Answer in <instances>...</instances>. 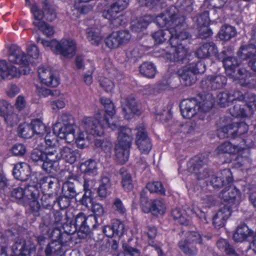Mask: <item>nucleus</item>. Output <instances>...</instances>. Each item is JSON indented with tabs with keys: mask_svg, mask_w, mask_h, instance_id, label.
Segmentation results:
<instances>
[{
	"mask_svg": "<svg viewBox=\"0 0 256 256\" xmlns=\"http://www.w3.org/2000/svg\"><path fill=\"white\" fill-rule=\"evenodd\" d=\"M100 102L104 106L106 114L110 116V120L106 116H102L101 112H96L94 116H85L80 122V126H68L60 128L59 138L64 139L68 143L75 140L77 147L83 149L88 146L90 138L88 134L101 136L104 134V130L108 128L113 130H118V142L115 146L116 156L118 162L123 164L128 161L130 150L133 136L130 128L120 126L114 114L116 110L112 101L106 98L102 97Z\"/></svg>",
	"mask_w": 256,
	"mask_h": 256,
	"instance_id": "nucleus-1",
	"label": "nucleus"
},
{
	"mask_svg": "<svg viewBox=\"0 0 256 256\" xmlns=\"http://www.w3.org/2000/svg\"><path fill=\"white\" fill-rule=\"evenodd\" d=\"M178 6V4L176 6H170L165 13L161 14L156 18L148 14L131 22L132 29L136 32L146 28L154 20L158 26L166 28L156 32L152 36L157 44H160L169 38L170 46L166 49L160 48L157 50L160 54L156 56L164 57L170 62L182 61L186 58L188 52L187 48L180 43L189 37V34L182 28L184 18L183 16H180V13L182 12L184 10L190 12L192 8L191 5H188L186 8L184 6H182L179 9L177 8Z\"/></svg>",
	"mask_w": 256,
	"mask_h": 256,
	"instance_id": "nucleus-2",
	"label": "nucleus"
},
{
	"mask_svg": "<svg viewBox=\"0 0 256 256\" xmlns=\"http://www.w3.org/2000/svg\"><path fill=\"white\" fill-rule=\"evenodd\" d=\"M212 94L204 93L197 98L182 100L180 104L181 114L185 118H190L200 112H206L210 110L214 103Z\"/></svg>",
	"mask_w": 256,
	"mask_h": 256,
	"instance_id": "nucleus-3",
	"label": "nucleus"
},
{
	"mask_svg": "<svg viewBox=\"0 0 256 256\" xmlns=\"http://www.w3.org/2000/svg\"><path fill=\"white\" fill-rule=\"evenodd\" d=\"M253 146V143L248 142L245 140H244L238 145L227 141L218 146L216 150V152L218 154H238L234 162V166L237 168L242 166H248L251 163L249 148H252Z\"/></svg>",
	"mask_w": 256,
	"mask_h": 256,
	"instance_id": "nucleus-4",
	"label": "nucleus"
},
{
	"mask_svg": "<svg viewBox=\"0 0 256 256\" xmlns=\"http://www.w3.org/2000/svg\"><path fill=\"white\" fill-rule=\"evenodd\" d=\"M42 10H41L38 4L32 6L31 12L34 16L33 24L41 30L46 36H51L54 34L52 26L48 25L43 20H46L52 21L56 18L55 10L49 4L48 0H40Z\"/></svg>",
	"mask_w": 256,
	"mask_h": 256,
	"instance_id": "nucleus-5",
	"label": "nucleus"
},
{
	"mask_svg": "<svg viewBox=\"0 0 256 256\" xmlns=\"http://www.w3.org/2000/svg\"><path fill=\"white\" fill-rule=\"evenodd\" d=\"M58 227L52 230L48 237L52 242L48 244L45 250L46 256H62L72 246L71 236L67 234H61L59 228V221L57 222Z\"/></svg>",
	"mask_w": 256,
	"mask_h": 256,
	"instance_id": "nucleus-6",
	"label": "nucleus"
},
{
	"mask_svg": "<svg viewBox=\"0 0 256 256\" xmlns=\"http://www.w3.org/2000/svg\"><path fill=\"white\" fill-rule=\"evenodd\" d=\"M38 42H40L45 48H49L56 54L66 57H72L76 52V42L71 38H66L58 41L56 40H46L36 38Z\"/></svg>",
	"mask_w": 256,
	"mask_h": 256,
	"instance_id": "nucleus-7",
	"label": "nucleus"
},
{
	"mask_svg": "<svg viewBox=\"0 0 256 256\" xmlns=\"http://www.w3.org/2000/svg\"><path fill=\"white\" fill-rule=\"evenodd\" d=\"M235 103L230 110V114L235 118H248L253 114V106L256 108V96L247 93L243 100H234Z\"/></svg>",
	"mask_w": 256,
	"mask_h": 256,
	"instance_id": "nucleus-8",
	"label": "nucleus"
},
{
	"mask_svg": "<svg viewBox=\"0 0 256 256\" xmlns=\"http://www.w3.org/2000/svg\"><path fill=\"white\" fill-rule=\"evenodd\" d=\"M44 139L46 144L47 156L42 161V168L48 173H54L57 171L59 166V163L57 160L58 154L54 143V136L48 134Z\"/></svg>",
	"mask_w": 256,
	"mask_h": 256,
	"instance_id": "nucleus-9",
	"label": "nucleus"
},
{
	"mask_svg": "<svg viewBox=\"0 0 256 256\" xmlns=\"http://www.w3.org/2000/svg\"><path fill=\"white\" fill-rule=\"evenodd\" d=\"M194 216H197L202 222H207L204 212L195 205H193L192 208L186 206L184 208H176L172 212V216L174 220L183 225L188 224L190 218Z\"/></svg>",
	"mask_w": 256,
	"mask_h": 256,
	"instance_id": "nucleus-10",
	"label": "nucleus"
},
{
	"mask_svg": "<svg viewBox=\"0 0 256 256\" xmlns=\"http://www.w3.org/2000/svg\"><path fill=\"white\" fill-rule=\"evenodd\" d=\"M206 70V65L202 62L190 63L180 68L178 74L182 84L190 86L195 83L196 80V75L202 74Z\"/></svg>",
	"mask_w": 256,
	"mask_h": 256,
	"instance_id": "nucleus-11",
	"label": "nucleus"
},
{
	"mask_svg": "<svg viewBox=\"0 0 256 256\" xmlns=\"http://www.w3.org/2000/svg\"><path fill=\"white\" fill-rule=\"evenodd\" d=\"M130 4V0H117L110 8L102 12V16L108 19L114 27H118L124 24V16L118 14L126 10Z\"/></svg>",
	"mask_w": 256,
	"mask_h": 256,
	"instance_id": "nucleus-12",
	"label": "nucleus"
},
{
	"mask_svg": "<svg viewBox=\"0 0 256 256\" xmlns=\"http://www.w3.org/2000/svg\"><path fill=\"white\" fill-rule=\"evenodd\" d=\"M226 124L218 130V136L220 138H234L247 132L248 126L245 122L238 123L235 120L227 118Z\"/></svg>",
	"mask_w": 256,
	"mask_h": 256,
	"instance_id": "nucleus-13",
	"label": "nucleus"
},
{
	"mask_svg": "<svg viewBox=\"0 0 256 256\" xmlns=\"http://www.w3.org/2000/svg\"><path fill=\"white\" fill-rule=\"evenodd\" d=\"M182 235L183 237L178 243L180 248L188 256H195L198 252L195 244L201 243V236L195 232L182 233Z\"/></svg>",
	"mask_w": 256,
	"mask_h": 256,
	"instance_id": "nucleus-14",
	"label": "nucleus"
},
{
	"mask_svg": "<svg viewBox=\"0 0 256 256\" xmlns=\"http://www.w3.org/2000/svg\"><path fill=\"white\" fill-rule=\"evenodd\" d=\"M8 61L12 64L20 66V68H24L23 70H20L22 74H27L30 72L29 61L28 56L17 45H11L8 50Z\"/></svg>",
	"mask_w": 256,
	"mask_h": 256,
	"instance_id": "nucleus-15",
	"label": "nucleus"
},
{
	"mask_svg": "<svg viewBox=\"0 0 256 256\" xmlns=\"http://www.w3.org/2000/svg\"><path fill=\"white\" fill-rule=\"evenodd\" d=\"M30 184L34 190L42 189L44 192H52L57 186V180L50 176H44L39 174H33L30 176Z\"/></svg>",
	"mask_w": 256,
	"mask_h": 256,
	"instance_id": "nucleus-16",
	"label": "nucleus"
},
{
	"mask_svg": "<svg viewBox=\"0 0 256 256\" xmlns=\"http://www.w3.org/2000/svg\"><path fill=\"white\" fill-rule=\"evenodd\" d=\"M220 197L226 202L224 206L232 208H236L242 202L240 192L230 184L227 185L220 194Z\"/></svg>",
	"mask_w": 256,
	"mask_h": 256,
	"instance_id": "nucleus-17",
	"label": "nucleus"
},
{
	"mask_svg": "<svg viewBox=\"0 0 256 256\" xmlns=\"http://www.w3.org/2000/svg\"><path fill=\"white\" fill-rule=\"evenodd\" d=\"M144 192H142L140 194V202L142 212L144 213L150 212L154 216L163 214L166 209L164 203L159 200L150 201L144 196Z\"/></svg>",
	"mask_w": 256,
	"mask_h": 256,
	"instance_id": "nucleus-18",
	"label": "nucleus"
},
{
	"mask_svg": "<svg viewBox=\"0 0 256 256\" xmlns=\"http://www.w3.org/2000/svg\"><path fill=\"white\" fill-rule=\"evenodd\" d=\"M236 84L242 86H248L250 88H256V74H252L244 68L240 67L234 74V76H230Z\"/></svg>",
	"mask_w": 256,
	"mask_h": 256,
	"instance_id": "nucleus-19",
	"label": "nucleus"
},
{
	"mask_svg": "<svg viewBox=\"0 0 256 256\" xmlns=\"http://www.w3.org/2000/svg\"><path fill=\"white\" fill-rule=\"evenodd\" d=\"M138 132L136 135V143L142 154H148L152 148L150 138L148 137L143 124H140L136 128Z\"/></svg>",
	"mask_w": 256,
	"mask_h": 256,
	"instance_id": "nucleus-20",
	"label": "nucleus"
},
{
	"mask_svg": "<svg viewBox=\"0 0 256 256\" xmlns=\"http://www.w3.org/2000/svg\"><path fill=\"white\" fill-rule=\"evenodd\" d=\"M89 220L96 221V218L94 216H86L82 212L78 214L75 218L74 230L72 233L78 230L77 234L80 238L82 239L86 238L90 232L89 226L87 224V221Z\"/></svg>",
	"mask_w": 256,
	"mask_h": 256,
	"instance_id": "nucleus-21",
	"label": "nucleus"
},
{
	"mask_svg": "<svg viewBox=\"0 0 256 256\" xmlns=\"http://www.w3.org/2000/svg\"><path fill=\"white\" fill-rule=\"evenodd\" d=\"M38 74L41 82L48 86L56 87L60 80L50 68L47 66H42L38 68Z\"/></svg>",
	"mask_w": 256,
	"mask_h": 256,
	"instance_id": "nucleus-22",
	"label": "nucleus"
},
{
	"mask_svg": "<svg viewBox=\"0 0 256 256\" xmlns=\"http://www.w3.org/2000/svg\"><path fill=\"white\" fill-rule=\"evenodd\" d=\"M122 114L126 120L132 118L134 114H140L142 112L134 96H128L124 102H122Z\"/></svg>",
	"mask_w": 256,
	"mask_h": 256,
	"instance_id": "nucleus-23",
	"label": "nucleus"
},
{
	"mask_svg": "<svg viewBox=\"0 0 256 256\" xmlns=\"http://www.w3.org/2000/svg\"><path fill=\"white\" fill-rule=\"evenodd\" d=\"M198 36L201 38H206L212 34V30L209 28V14L205 11L196 18Z\"/></svg>",
	"mask_w": 256,
	"mask_h": 256,
	"instance_id": "nucleus-24",
	"label": "nucleus"
},
{
	"mask_svg": "<svg viewBox=\"0 0 256 256\" xmlns=\"http://www.w3.org/2000/svg\"><path fill=\"white\" fill-rule=\"evenodd\" d=\"M232 180V174L230 170L229 169H224L214 176L210 180V183L214 188H218L224 186H226L230 184Z\"/></svg>",
	"mask_w": 256,
	"mask_h": 256,
	"instance_id": "nucleus-25",
	"label": "nucleus"
},
{
	"mask_svg": "<svg viewBox=\"0 0 256 256\" xmlns=\"http://www.w3.org/2000/svg\"><path fill=\"white\" fill-rule=\"evenodd\" d=\"M243 100L244 95L240 91H230L220 92L218 94L216 102L222 107L228 106L231 102L234 100Z\"/></svg>",
	"mask_w": 256,
	"mask_h": 256,
	"instance_id": "nucleus-26",
	"label": "nucleus"
},
{
	"mask_svg": "<svg viewBox=\"0 0 256 256\" xmlns=\"http://www.w3.org/2000/svg\"><path fill=\"white\" fill-rule=\"evenodd\" d=\"M35 244L31 241L16 242L12 247L14 254L16 256H26L35 251Z\"/></svg>",
	"mask_w": 256,
	"mask_h": 256,
	"instance_id": "nucleus-27",
	"label": "nucleus"
},
{
	"mask_svg": "<svg viewBox=\"0 0 256 256\" xmlns=\"http://www.w3.org/2000/svg\"><path fill=\"white\" fill-rule=\"evenodd\" d=\"M86 24L88 26L86 32L87 38L91 44L96 46L98 45L102 39L100 29L96 26L94 20H90Z\"/></svg>",
	"mask_w": 256,
	"mask_h": 256,
	"instance_id": "nucleus-28",
	"label": "nucleus"
},
{
	"mask_svg": "<svg viewBox=\"0 0 256 256\" xmlns=\"http://www.w3.org/2000/svg\"><path fill=\"white\" fill-rule=\"evenodd\" d=\"M226 76L222 74L210 75L206 80H202V84L208 88L216 90L223 88L226 84Z\"/></svg>",
	"mask_w": 256,
	"mask_h": 256,
	"instance_id": "nucleus-29",
	"label": "nucleus"
},
{
	"mask_svg": "<svg viewBox=\"0 0 256 256\" xmlns=\"http://www.w3.org/2000/svg\"><path fill=\"white\" fill-rule=\"evenodd\" d=\"M21 74L22 72L16 66H8L4 60H0V80L18 78Z\"/></svg>",
	"mask_w": 256,
	"mask_h": 256,
	"instance_id": "nucleus-30",
	"label": "nucleus"
},
{
	"mask_svg": "<svg viewBox=\"0 0 256 256\" xmlns=\"http://www.w3.org/2000/svg\"><path fill=\"white\" fill-rule=\"evenodd\" d=\"M218 50L212 42H206L201 44L195 52L196 56L198 58H206L215 56Z\"/></svg>",
	"mask_w": 256,
	"mask_h": 256,
	"instance_id": "nucleus-31",
	"label": "nucleus"
},
{
	"mask_svg": "<svg viewBox=\"0 0 256 256\" xmlns=\"http://www.w3.org/2000/svg\"><path fill=\"white\" fill-rule=\"evenodd\" d=\"M254 235L253 231L246 224L238 225L233 234L232 238L235 242H242L247 241Z\"/></svg>",
	"mask_w": 256,
	"mask_h": 256,
	"instance_id": "nucleus-32",
	"label": "nucleus"
},
{
	"mask_svg": "<svg viewBox=\"0 0 256 256\" xmlns=\"http://www.w3.org/2000/svg\"><path fill=\"white\" fill-rule=\"evenodd\" d=\"M31 170L28 164L26 162H19L15 164L13 168V175L14 178L21 181L28 180L30 176Z\"/></svg>",
	"mask_w": 256,
	"mask_h": 256,
	"instance_id": "nucleus-33",
	"label": "nucleus"
},
{
	"mask_svg": "<svg viewBox=\"0 0 256 256\" xmlns=\"http://www.w3.org/2000/svg\"><path fill=\"white\" fill-rule=\"evenodd\" d=\"M232 212L230 208L224 206L221 208L213 218L214 226L217 228L222 227L226 221L230 216Z\"/></svg>",
	"mask_w": 256,
	"mask_h": 256,
	"instance_id": "nucleus-34",
	"label": "nucleus"
},
{
	"mask_svg": "<svg viewBox=\"0 0 256 256\" xmlns=\"http://www.w3.org/2000/svg\"><path fill=\"white\" fill-rule=\"evenodd\" d=\"M60 153L62 158L70 164H74L80 155L78 150L68 146L62 147Z\"/></svg>",
	"mask_w": 256,
	"mask_h": 256,
	"instance_id": "nucleus-35",
	"label": "nucleus"
},
{
	"mask_svg": "<svg viewBox=\"0 0 256 256\" xmlns=\"http://www.w3.org/2000/svg\"><path fill=\"white\" fill-rule=\"evenodd\" d=\"M30 124L32 128V131H34V134H36L42 136L46 134L45 137L48 134L54 136V143H56V136H55L54 132L52 134L50 132V128H47L41 120L39 119H35L32 121Z\"/></svg>",
	"mask_w": 256,
	"mask_h": 256,
	"instance_id": "nucleus-36",
	"label": "nucleus"
},
{
	"mask_svg": "<svg viewBox=\"0 0 256 256\" xmlns=\"http://www.w3.org/2000/svg\"><path fill=\"white\" fill-rule=\"evenodd\" d=\"M72 116L70 114L64 112L62 113L58 119V122L53 126V132L55 136L59 138V132H60V128L67 127L68 126H74L69 122Z\"/></svg>",
	"mask_w": 256,
	"mask_h": 256,
	"instance_id": "nucleus-37",
	"label": "nucleus"
},
{
	"mask_svg": "<svg viewBox=\"0 0 256 256\" xmlns=\"http://www.w3.org/2000/svg\"><path fill=\"white\" fill-rule=\"evenodd\" d=\"M80 173L94 176L98 174L97 163L96 160L90 159L82 162L78 168Z\"/></svg>",
	"mask_w": 256,
	"mask_h": 256,
	"instance_id": "nucleus-38",
	"label": "nucleus"
},
{
	"mask_svg": "<svg viewBox=\"0 0 256 256\" xmlns=\"http://www.w3.org/2000/svg\"><path fill=\"white\" fill-rule=\"evenodd\" d=\"M223 65L225 68L226 73L228 76H234L236 71L240 68L238 60L232 56L224 58L222 60Z\"/></svg>",
	"mask_w": 256,
	"mask_h": 256,
	"instance_id": "nucleus-39",
	"label": "nucleus"
},
{
	"mask_svg": "<svg viewBox=\"0 0 256 256\" xmlns=\"http://www.w3.org/2000/svg\"><path fill=\"white\" fill-rule=\"evenodd\" d=\"M31 188L33 190V187L32 186L30 183L27 188H16L12 192V196L18 200L19 202L22 204H26L30 199L29 196L30 192H26V191Z\"/></svg>",
	"mask_w": 256,
	"mask_h": 256,
	"instance_id": "nucleus-40",
	"label": "nucleus"
},
{
	"mask_svg": "<svg viewBox=\"0 0 256 256\" xmlns=\"http://www.w3.org/2000/svg\"><path fill=\"white\" fill-rule=\"evenodd\" d=\"M238 55L240 58L243 60L254 59L256 56V46L254 44L242 46L240 48Z\"/></svg>",
	"mask_w": 256,
	"mask_h": 256,
	"instance_id": "nucleus-41",
	"label": "nucleus"
},
{
	"mask_svg": "<svg viewBox=\"0 0 256 256\" xmlns=\"http://www.w3.org/2000/svg\"><path fill=\"white\" fill-rule=\"evenodd\" d=\"M26 192H30L29 198L30 199L26 204H23L24 206H29L32 212L36 215V214L40 209V206L38 201L39 193L38 190L30 189L26 191Z\"/></svg>",
	"mask_w": 256,
	"mask_h": 256,
	"instance_id": "nucleus-42",
	"label": "nucleus"
},
{
	"mask_svg": "<svg viewBox=\"0 0 256 256\" xmlns=\"http://www.w3.org/2000/svg\"><path fill=\"white\" fill-rule=\"evenodd\" d=\"M236 34V32L235 28L228 24L222 26L218 32V37L222 40H229Z\"/></svg>",
	"mask_w": 256,
	"mask_h": 256,
	"instance_id": "nucleus-43",
	"label": "nucleus"
},
{
	"mask_svg": "<svg viewBox=\"0 0 256 256\" xmlns=\"http://www.w3.org/2000/svg\"><path fill=\"white\" fill-rule=\"evenodd\" d=\"M26 51L29 64L35 65L38 62L40 56L38 48L35 44L29 42L26 44Z\"/></svg>",
	"mask_w": 256,
	"mask_h": 256,
	"instance_id": "nucleus-44",
	"label": "nucleus"
},
{
	"mask_svg": "<svg viewBox=\"0 0 256 256\" xmlns=\"http://www.w3.org/2000/svg\"><path fill=\"white\" fill-rule=\"evenodd\" d=\"M94 145L98 150H101L104 154L106 157L110 158L111 156L112 144L110 141L96 139L95 140Z\"/></svg>",
	"mask_w": 256,
	"mask_h": 256,
	"instance_id": "nucleus-45",
	"label": "nucleus"
},
{
	"mask_svg": "<svg viewBox=\"0 0 256 256\" xmlns=\"http://www.w3.org/2000/svg\"><path fill=\"white\" fill-rule=\"evenodd\" d=\"M110 187L111 184L110 178L108 176H102L100 184L97 190L98 196L102 198H106L110 193Z\"/></svg>",
	"mask_w": 256,
	"mask_h": 256,
	"instance_id": "nucleus-46",
	"label": "nucleus"
},
{
	"mask_svg": "<svg viewBox=\"0 0 256 256\" xmlns=\"http://www.w3.org/2000/svg\"><path fill=\"white\" fill-rule=\"evenodd\" d=\"M140 72L144 76L152 78L156 74V68L152 62H144L140 66Z\"/></svg>",
	"mask_w": 256,
	"mask_h": 256,
	"instance_id": "nucleus-47",
	"label": "nucleus"
},
{
	"mask_svg": "<svg viewBox=\"0 0 256 256\" xmlns=\"http://www.w3.org/2000/svg\"><path fill=\"white\" fill-rule=\"evenodd\" d=\"M62 192L64 196L74 198L78 194L74 183L69 180L63 183Z\"/></svg>",
	"mask_w": 256,
	"mask_h": 256,
	"instance_id": "nucleus-48",
	"label": "nucleus"
},
{
	"mask_svg": "<svg viewBox=\"0 0 256 256\" xmlns=\"http://www.w3.org/2000/svg\"><path fill=\"white\" fill-rule=\"evenodd\" d=\"M120 172L122 176V187L126 191L131 190L134 187L131 175L124 168L120 169Z\"/></svg>",
	"mask_w": 256,
	"mask_h": 256,
	"instance_id": "nucleus-49",
	"label": "nucleus"
},
{
	"mask_svg": "<svg viewBox=\"0 0 256 256\" xmlns=\"http://www.w3.org/2000/svg\"><path fill=\"white\" fill-rule=\"evenodd\" d=\"M198 160V158H195L194 159L191 160L188 164V170L190 172H194L197 175L198 178L199 179H202L206 177L207 174H205L204 176H201L200 172H198V171L200 168H202V162H198V164H196Z\"/></svg>",
	"mask_w": 256,
	"mask_h": 256,
	"instance_id": "nucleus-50",
	"label": "nucleus"
},
{
	"mask_svg": "<svg viewBox=\"0 0 256 256\" xmlns=\"http://www.w3.org/2000/svg\"><path fill=\"white\" fill-rule=\"evenodd\" d=\"M216 246L220 250L224 252L228 255L237 256L233 246L225 239H219L217 241Z\"/></svg>",
	"mask_w": 256,
	"mask_h": 256,
	"instance_id": "nucleus-51",
	"label": "nucleus"
},
{
	"mask_svg": "<svg viewBox=\"0 0 256 256\" xmlns=\"http://www.w3.org/2000/svg\"><path fill=\"white\" fill-rule=\"evenodd\" d=\"M20 136L24 138H29L34 136V131L31 124L23 123L20 124L18 128Z\"/></svg>",
	"mask_w": 256,
	"mask_h": 256,
	"instance_id": "nucleus-52",
	"label": "nucleus"
},
{
	"mask_svg": "<svg viewBox=\"0 0 256 256\" xmlns=\"http://www.w3.org/2000/svg\"><path fill=\"white\" fill-rule=\"evenodd\" d=\"M126 57L128 60L136 62L142 56V52L138 48H130L126 52Z\"/></svg>",
	"mask_w": 256,
	"mask_h": 256,
	"instance_id": "nucleus-53",
	"label": "nucleus"
},
{
	"mask_svg": "<svg viewBox=\"0 0 256 256\" xmlns=\"http://www.w3.org/2000/svg\"><path fill=\"white\" fill-rule=\"evenodd\" d=\"M105 43L110 48H116L120 46L116 32H114L110 34L105 40Z\"/></svg>",
	"mask_w": 256,
	"mask_h": 256,
	"instance_id": "nucleus-54",
	"label": "nucleus"
},
{
	"mask_svg": "<svg viewBox=\"0 0 256 256\" xmlns=\"http://www.w3.org/2000/svg\"><path fill=\"white\" fill-rule=\"evenodd\" d=\"M146 189H148L150 192H156L161 194H164L165 190L162 183L160 182H148L146 184Z\"/></svg>",
	"mask_w": 256,
	"mask_h": 256,
	"instance_id": "nucleus-55",
	"label": "nucleus"
},
{
	"mask_svg": "<svg viewBox=\"0 0 256 256\" xmlns=\"http://www.w3.org/2000/svg\"><path fill=\"white\" fill-rule=\"evenodd\" d=\"M6 124L8 126H12L16 124L19 120L18 116L16 114L11 112H7L2 115Z\"/></svg>",
	"mask_w": 256,
	"mask_h": 256,
	"instance_id": "nucleus-56",
	"label": "nucleus"
},
{
	"mask_svg": "<svg viewBox=\"0 0 256 256\" xmlns=\"http://www.w3.org/2000/svg\"><path fill=\"white\" fill-rule=\"evenodd\" d=\"M100 86L106 92H112L114 88V84L112 80L106 77H103L100 80Z\"/></svg>",
	"mask_w": 256,
	"mask_h": 256,
	"instance_id": "nucleus-57",
	"label": "nucleus"
},
{
	"mask_svg": "<svg viewBox=\"0 0 256 256\" xmlns=\"http://www.w3.org/2000/svg\"><path fill=\"white\" fill-rule=\"evenodd\" d=\"M47 154H46V148L44 151L43 152L38 148L34 149L31 153V158L34 162H42L46 158Z\"/></svg>",
	"mask_w": 256,
	"mask_h": 256,
	"instance_id": "nucleus-58",
	"label": "nucleus"
},
{
	"mask_svg": "<svg viewBox=\"0 0 256 256\" xmlns=\"http://www.w3.org/2000/svg\"><path fill=\"white\" fill-rule=\"evenodd\" d=\"M115 32H116L118 35L120 45L126 44L131 38V34L127 30H122Z\"/></svg>",
	"mask_w": 256,
	"mask_h": 256,
	"instance_id": "nucleus-59",
	"label": "nucleus"
},
{
	"mask_svg": "<svg viewBox=\"0 0 256 256\" xmlns=\"http://www.w3.org/2000/svg\"><path fill=\"white\" fill-rule=\"evenodd\" d=\"M63 96L56 100H51L50 102V106L51 109L54 112H57L60 109L64 108L66 106V103L64 100Z\"/></svg>",
	"mask_w": 256,
	"mask_h": 256,
	"instance_id": "nucleus-60",
	"label": "nucleus"
},
{
	"mask_svg": "<svg viewBox=\"0 0 256 256\" xmlns=\"http://www.w3.org/2000/svg\"><path fill=\"white\" fill-rule=\"evenodd\" d=\"M112 226L115 235L122 236L124 232V224L119 220H113Z\"/></svg>",
	"mask_w": 256,
	"mask_h": 256,
	"instance_id": "nucleus-61",
	"label": "nucleus"
},
{
	"mask_svg": "<svg viewBox=\"0 0 256 256\" xmlns=\"http://www.w3.org/2000/svg\"><path fill=\"white\" fill-rule=\"evenodd\" d=\"M26 152L24 145L22 144H16L11 148V152L16 156H22Z\"/></svg>",
	"mask_w": 256,
	"mask_h": 256,
	"instance_id": "nucleus-62",
	"label": "nucleus"
},
{
	"mask_svg": "<svg viewBox=\"0 0 256 256\" xmlns=\"http://www.w3.org/2000/svg\"><path fill=\"white\" fill-rule=\"evenodd\" d=\"M112 208L120 214H124L126 211L122 200L118 198H116L114 202Z\"/></svg>",
	"mask_w": 256,
	"mask_h": 256,
	"instance_id": "nucleus-63",
	"label": "nucleus"
},
{
	"mask_svg": "<svg viewBox=\"0 0 256 256\" xmlns=\"http://www.w3.org/2000/svg\"><path fill=\"white\" fill-rule=\"evenodd\" d=\"M36 92L40 96L43 97H46L50 95H60V91L58 90H55L54 94L50 90L43 87L36 86Z\"/></svg>",
	"mask_w": 256,
	"mask_h": 256,
	"instance_id": "nucleus-64",
	"label": "nucleus"
}]
</instances>
